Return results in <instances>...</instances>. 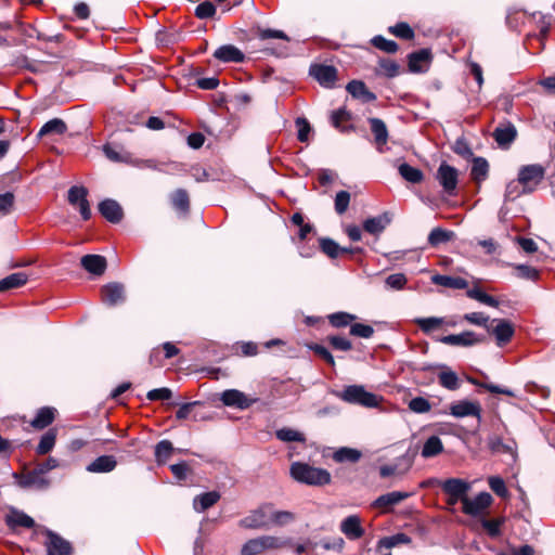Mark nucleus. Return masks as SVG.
<instances>
[{
  "instance_id": "nucleus-51",
  "label": "nucleus",
  "mask_w": 555,
  "mask_h": 555,
  "mask_svg": "<svg viewBox=\"0 0 555 555\" xmlns=\"http://www.w3.org/2000/svg\"><path fill=\"white\" fill-rule=\"evenodd\" d=\"M371 42L375 48H377L382 51H385L387 53H396L399 48L396 41L388 40L385 37L379 36V35L373 37Z\"/></svg>"
},
{
  "instance_id": "nucleus-63",
  "label": "nucleus",
  "mask_w": 555,
  "mask_h": 555,
  "mask_svg": "<svg viewBox=\"0 0 555 555\" xmlns=\"http://www.w3.org/2000/svg\"><path fill=\"white\" fill-rule=\"evenodd\" d=\"M82 196H88V190L85 186L74 185L68 190L67 199L72 206H76Z\"/></svg>"
},
{
  "instance_id": "nucleus-11",
  "label": "nucleus",
  "mask_w": 555,
  "mask_h": 555,
  "mask_svg": "<svg viewBox=\"0 0 555 555\" xmlns=\"http://www.w3.org/2000/svg\"><path fill=\"white\" fill-rule=\"evenodd\" d=\"M450 414L456 418L475 416L481 418V406L478 402L461 400L450 405Z\"/></svg>"
},
{
  "instance_id": "nucleus-35",
  "label": "nucleus",
  "mask_w": 555,
  "mask_h": 555,
  "mask_svg": "<svg viewBox=\"0 0 555 555\" xmlns=\"http://www.w3.org/2000/svg\"><path fill=\"white\" fill-rule=\"evenodd\" d=\"M55 410L52 408H41L31 421V426L37 429H43L54 421Z\"/></svg>"
},
{
  "instance_id": "nucleus-24",
  "label": "nucleus",
  "mask_w": 555,
  "mask_h": 555,
  "mask_svg": "<svg viewBox=\"0 0 555 555\" xmlns=\"http://www.w3.org/2000/svg\"><path fill=\"white\" fill-rule=\"evenodd\" d=\"M346 89L353 98L360 99L365 103L376 100V95L366 88L364 82L360 80L350 81Z\"/></svg>"
},
{
  "instance_id": "nucleus-23",
  "label": "nucleus",
  "mask_w": 555,
  "mask_h": 555,
  "mask_svg": "<svg viewBox=\"0 0 555 555\" xmlns=\"http://www.w3.org/2000/svg\"><path fill=\"white\" fill-rule=\"evenodd\" d=\"M117 466V461L113 455H101L92 461L88 466L89 473H109Z\"/></svg>"
},
{
  "instance_id": "nucleus-49",
  "label": "nucleus",
  "mask_w": 555,
  "mask_h": 555,
  "mask_svg": "<svg viewBox=\"0 0 555 555\" xmlns=\"http://www.w3.org/2000/svg\"><path fill=\"white\" fill-rule=\"evenodd\" d=\"M356 315L348 312H335L328 315V321L334 327H345L349 325L353 320H356Z\"/></svg>"
},
{
  "instance_id": "nucleus-5",
  "label": "nucleus",
  "mask_w": 555,
  "mask_h": 555,
  "mask_svg": "<svg viewBox=\"0 0 555 555\" xmlns=\"http://www.w3.org/2000/svg\"><path fill=\"white\" fill-rule=\"evenodd\" d=\"M436 341L448 346L472 347L483 341V337L478 336L472 331H465L460 334H450L434 338Z\"/></svg>"
},
{
  "instance_id": "nucleus-54",
  "label": "nucleus",
  "mask_w": 555,
  "mask_h": 555,
  "mask_svg": "<svg viewBox=\"0 0 555 555\" xmlns=\"http://www.w3.org/2000/svg\"><path fill=\"white\" fill-rule=\"evenodd\" d=\"M490 489L500 498H507L508 490L505 486L503 478L499 476H491L488 479Z\"/></svg>"
},
{
  "instance_id": "nucleus-55",
  "label": "nucleus",
  "mask_w": 555,
  "mask_h": 555,
  "mask_svg": "<svg viewBox=\"0 0 555 555\" xmlns=\"http://www.w3.org/2000/svg\"><path fill=\"white\" fill-rule=\"evenodd\" d=\"M263 552L264 550L259 537L245 542L241 550L242 555H259Z\"/></svg>"
},
{
  "instance_id": "nucleus-19",
  "label": "nucleus",
  "mask_w": 555,
  "mask_h": 555,
  "mask_svg": "<svg viewBox=\"0 0 555 555\" xmlns=\"http://www.w3.org/2000/svg\"><path fill=\"white\" fill-rule=\"evenodd\" d=\"M369 124L371 131L374 135V141L377 146L378 152L383 153V146L387 144L388 141V130L386 124L376 117L369 118Z\"/></svg>"
},
{
  "instance_id": "nucleus-42",
  "label": "nucleus",
  "mask_w": 555,
  "mask_h": 555,
  "mask_svg": "<svg viewBox=\"0 0 555 555\" xmlns=\"http://www.w3.org/2000/svg\"><path fill=\"white\" fill-rule=\"evenodd\" d=\"M55 441H56V431L55 429H49L48 431H46L37 448H36V452L40 455H44L47 453H49L55 446Z\"/></svg>"
},
{
  "instance_id": "nucleus-17",
  "label": "nucleus",
  "mask_w": 555,
  "mask_h": 555,
  "mask_svg": "<svg viewBox=\"0 0 555 555\" xmlns=\"http://www.w3.org/2000/svg\"><path fill=\"white\" fill-rule=\"evenodd\" d=\"M214 56L223 63H242L245 60L244 53L233 44H224L219 47Z\"/></svg>"
},
{
  "instance_id": "nucleus-14",
  "label": "nucleus",
  "mask_w": 555,
  "mask_h": 555,
  "mask_svg": "<svg viewBox=\"0 0 555 555\" xmlns=\"http://www.w3.org/2000/svg\"><path fill=\"white\" fill-rule=\"evenodd\" d=\"M48 540L46 542L48 555H70L72 545L68 541L51 530L46 531Z\"/></svg>"
},
{
  "instance_id": "nucleus-50",
  "label": "nucleus",
  "mask_w": 555,
  "mask_h": 555,
  "mask_svg": "<svg viewBox=\"0 0 555 555\" xmlns=\"http://www.w3.org/2000/svg\"><path fill=\"white\" fill-rule=\"evenodd\" d=\"M388 30L390 34L401 39L410 40L414 38V30L409 24L403 22L390 26Z\"/></svg>"
},
{
  "instance_id": "nucleus-61",
  "label": "nucleus",
  "mask_w": 555,
  "mask_h": 555,
  "mask_svg": "<svg viewBox=\"0 0 555 555\" xmlns=\"http://www.w3.org/2000/svg\"><path fill=\"white\" fill-rule=\"evenodd\" d=\"M517 276L524 280L534 281L538 279L539 272L535 268L527 264L515 266Z\"/></svg>"
},
{
  "instance_id": "nucleus-58",
  "label": "nucleus",
  "mask_w": 555,
  "mask_h": 555,
  "mask_svg": "<svg viewBox=\"0 0 555 555\" xmlns=\"http://www.w3.org/2000/svg\"><path fill=\"white\" fill-rule=\"evenodd\" d=\"M298 133L297 138L300 142H307L309 139V133L311 132V126L308 120L304 117H298L295 121Z\"/></svg>"
},
{
  "instance_id": "nucleus-40",
  "label": "nucleus",
  "mask_w": 555,
  "mask_h": 555,
  "mask_svg": "<svg viewBox=\"0 0 555 555\" xmlns=\"http://www.w3.org/2000/svg\"><path fill=\"white\" fill-rule=\"evenodd\" d=\"M489 171V164L483 157H475L473 159L470 176L476 182L483 181Z\"/></svg>"
},
{
  "instance_id": "nucleus-1",
  "label": "nucleus",
  "mask_w": 555,
  "mask_h": 555,
  "mask_svg": "<svg viewBox=\"0 0 555 555\" xmlns=\"http://www.w3.org/2000/svg\"><path fill=\"white\" fill-rule=\"evenodd\" d=\"M289 474L297 482L314 487L328 485L332 479L326 469L311 466L305 462L292 463Z\"/></svg>"
},
{
  "instance_id": "nucleus-62",
  "label": "nucleus",
  "mask_w": 555,
  "mask_h": 555,
  "mask_svg": "<svg viewBox=\"0 0 555 555\" xmlns=\"http://www.w3.org/2000/svg\"><path fill=\"white\" fill-rule=\"evenodd\" d=\"M215 13L216 7L209 1L199 3L195 9V15L201 20L212 17Z\"/></svg>"
},
{
  "instance_id": "nucleus-28",
  "label": "nucleus",
  "mask_w": 555,
  "mask_h": 555,
  "mask_svg": "<svg viewBox=\"0 0 555 555\" xmlns=\"http://www.w3.org/2000/svg\"><path fill=\"white\" fill-rule=\"evenodd\" d=\"M410 493L402 491H392L386 494L379 495L373 503L375 507H390L399 504L403 500L408 499Z\"/></svg>"
},
{
  "instance_id": "nucleus-18",
  "label": "nucleus",
  "mask_w": 555,
  "mask_h": 555,
  "mask_svg": "<svg viewBox=\"0 0 555 555\" xmlns=\"http://www.w3.org/2000/svg\"><path fill=\"white\" fill-rule=\"evenodd\" d=\"M100 214L109 222L118 223L122 219V208L114 199H104L99 204Z\"/></svg>"
},
{
  "instance_id": "nucleus-57",
  "label": "nucleus",
  "mask_w": 555,
  "mask_h": 555,
  "mask_svg": "<svg viewBox=\"0 0 555 555\" xmlns=\"http://www.w3.org/2000/svg\"><path fill=\"white\" fill-rule=\"evenodd\" d=\"M463 319L470 324L478 325L486 327L488 330L489 327V317L486 315L483 312H470L464 314Z\"/></svg>"
},
{
  "instance_id": "nucleus-26",
  "label": "nucleus",
  "mask_w": 555,
  "mask_h": 555,
  "mask_svg": "<svg viewBox=\"0 0 555 555\" xmlns=\"http://www.w3.org/2000/svg\"><path fill=\"white\" fill-rule=\"evenodd\" d=\"M220 500V493L209 491L194 498L193 507L197 513H203Z\"/></svg>"
},
{
  "instance_id": "nucleus-37",
  "label": "nucleus",
  "mask_w": 555,
  "mask_h": 555,
  "mask_svg": "<svg viewBox=\"0 0 555 555\" xmlns=\"http://www.w3.org/2000/svg\"><path fill=\"white\" fill-rule=\"evenodd\" d=\"M454 237V232L442 228H434L428 235V243L433 247L450 242Z\"/></svg>"
},
{
  "instance_id": "nucleus-43",
  "label": "nucleus",
  "mask_w": 555,
  "mask_h": 555,
  "mask_svg": "<svg viewBox=\"0 0 555 555\" xmlns=\"http://www.w3.org/2000/svg\"><path fill=\"white\" fill-rule=\"evenodd\" d=\"M439 384L448 390L460 388V379L455 372L446 369L438 374Z\"/></svg>"
},
{
  "instance_id": "nucleus-6",
  "label": "nucleus",
  "mask_w": 555,
  "mask_h": 555,
  "mask_svg": "<svg viewBox=\"0 0 555 555\" xmlns=\"http://www.w3.org/2000/svg\"><path fill=\"white\" fill-rule=\"evenodd\" d=\"M492 502L493 498L490 493L480 492L474 499L468 496L464 499L462 511L466 515L476 517L490 507Z\"/></svg>"
},
{
  "instance_id": "nucleus-25",
  "label": "nucleus",
  "mask_w": 555,
  "mask_h": 555,
  "mask_svg": "<svg viewBox=\"0 0 555 555\" xmlns=\"http://www.w3.org/2000/svg\"><path fill=\"white\" fill-rule=\"evenodd\" d=\"M431 282L436 285L452 289H465L468 287V282L461 276L435 274L431 278Z\"/></svg>"
},
{
  "instance_id": "nucleus-12",
  "label": "nucleus",
  "mask_w": 555,
  "mask_h": 555,
  "mask_svg": "<svg viewBox=\"0 0 555 555\" xmlns=\"http://www.w3.org/2000/svg\"><path fill=\"white\" fill-rule=\"evenodd\" d=\"M442 491L449 496L461 499L463 504L464 499L467 498V492L470 490V483L460 478H449L441 483Z\"/></svg>"
},
{
  "instance_id": "nucleus-27",
  "label": "nucleus",
  "mask_w": 555,
  "mask_h": 555,
  "mask_svg": "<svg viewBox=\"0 0 555 555\" xmlns=\"http://www.w3.org/2000/svg\"><path fill=\"white\" fill-rule=\"evenodd\" d=\"M390 223L388 214H383L373 218H369L363 223V229L370 234L377 235L382 233Z\"/></svg>"
},
{
  "instance_id": "nucleus-8",
  "label": "nucleus",
  "mask_w": 555,
  "mask_h": 555,
  "mask_svg": "<svg viewBox=\"0 0 555 555\" xmlns=\"http://www.w3.org/2000/svg\"><path fill=\"white\" fill-rule=\"evenodd\" d=\"M437 180L443 188V191L449 195H454L457 186L459 173L457 170L448 165L447 163H442L437 170Z\"/></svg>"
},
{
  "instance_id": "nucleus-15",
  "label": "nucleus",
  "mask_w": 555,
  "mask_h": 555,
  "mask_svg": "<svg viewBox=\"0 0 555 555\" xmlns=\"http://www.w3.org/2000/svg\"><path fill=\"white\" fill-rule=\"evenodd\" d=\"M488 446L493 453L508 454L513 462L517 459V444L513 439L504 441L499 436H492L488 439Z\"/></svg>"
},
{
  "instance_id": "nucleus-4",
  "label": "nucleus",
  "mask_w": 555,
  "mask_h": 555,
  "mask_svg": "<svg viewBox=\"0 0 555 555\" xmlns=\"http://www.w3.org/2000/svg\"><path fill=\"white\" fill-rule=\"evenodd\" d=\"M544 173V168L539 164L522 166L518 172V180L524 188V192H532L543 180Z\"/></svg>"
},
{
  "instance_id": "nucleus-31",
  "label": "nucleus",
  "mask_w": 555,
  "mask_h": 555,
  "mask_svg": "<svg viewBox=\"0 0 555 555\" xmlns=\"http://www.w3.org/2000/svg\"><path fill=\"white\" fill-rule=\"evenodd\" d=\"M67 130V126L64 120L60 118H53L47 121L39 130L37 137L42 138L52 134H64Z\"/></svg>"
},
{
  "instance_id": "nucleus-60",
  "label": "nucleus",
  "mask_w": 555,
  "mask_h": 555,
  "mask_svg": "<svg viewBox=\"0 0 555 555\" xmlns=\"http://www.w3.org/2000/svg\"><path fill=\"white\" fill-rule=\"evenodd\" d=\"M350 334L361 338H370L374 334V328L367 324L354 323L350 326Z\"/></svg>"
},
{
  "instance_id": "nucleus-33",
  "label": "nucleus",
  "mask_w": 555,
  "mask_h": 555,
  "mask_svg": "<svg viewBox=\"0 0 555 555\" xmlns=\"http://www.w3.org/2000/svg\"><path fill=\"white\" fill-rule=\"evenodd\" d=\"M443 451V443L438 436H430L425 442L421 451L424 459H430L439 455Z\"/></svg>"
},
{
  "instance_id": "nucleus-3",
  "label": "nucleus",
  "mask_w": 555,
  "mask_h": 555,
  "mask_svg": "<svg viewBox=\"0 0 555 555\" xmlns=\"http://www.w3.org/2000/svg\"><path fill=\"white\" fill-rule=\"evenodd\" d=\"M271 504L267 503L251 511L238 521L240 527L245 529H262L270 527L269 512Z\"/></svg>"
},
{
  "instance_id": "nucleus-56",
  "label": "nucleus",
  "mask_w": 555,
  "mask_h": 555,
  "mask_svg": "<svg viewBox=\"0 0 555 555\" xmlns=\"http://www.w3.org/2000/svg\"><path fill=\"white\" fill-rule=\"evenodd\" d=\"M321 250L331 258H336L340 254V246L332 238L320 240Z\"/></svg>"
},
{
  "instance_id": "nucleus-29",
  "label": "nucleus",
  "mask_w": 555,
  "mask_h": 555,
  "mask_svg": "<svg viewBox=\"0 0 555 555\" xmlns=\"http://www.w3.org/2000/svg\"><path fill=\"white\" fill-rule=\"evenodd\" d=\"M414 322L424 334L430 335L444 325L446 319L441 317L417 318Z\"/></svg>"
},
{
  "instance_id": "nucleus-52",
  "label": "nucleus",
  "mask_w": 555,
  "mask_h": 555,
  "mask_svg": "<svg viewBox=\"0 0 555 555\" xmlns=\"http://www.w3.org/2000/svg\"><path fill=\"white\" fill-rule=\"evenodd\" d=\"M409 409L416 414H424L431 410L430 402L424 397H415L409 401Z\"/></svg>"
},
{
  "instance_id": "nucleus-41",
  "label": "nucleus",
  "mask_w": 555,
  "mask_h": 555,
  "mask_svg": "<svg viewBox=\"0 0 555 555\" xmlns=\"http://www.w3.org/2000/svg\"><path fill=\"white\" fill-rule=\"evenodd\" d=\"M430 59V52L426 49L413 52L409 56V68L413 73L423 70L422 63H427Z\"/></svg>"
},
{
  "instance_id": "nucleus-45",
  "label": "nucleus",
  "mask_w": 555,
  "mask_h": 555,
  "mask_svg": "<svg viewBox=\"0 0 555 555\" xmlns=\"http://www.w3.org/2000/svg\"><path fill=\"white\" fill-rule=\"evenodd\" d=\"M262 547L264 551L267 550H278L282 547H286L292 545L291 539H283L274 535H261L259 537Z\"/></svg>"
},
{
  "instance_id": "nucleus-21",
  "label": "nucleus",
  "mask_w": 555,
  "mask_h": 555,
  "mask_svg": "<svg viewBox=\"0 0 555 555\" xmlns=\"http://www.w3.org/2000/svg\"><path fill=\"white\" fill-rule=\"evenodd\" d=\"M5 522L12 530H15L17 527L33 528L35 526V520L30 516L15 508H12L5 516Z\"/></svg>"
},
{
  "instance_id": "nucleus-53",
  "label": "nucleus",
  "mask_w": 555,
  "mask_h": 555,
  "mask_svg": "<svg viewBox=\"0 0 555 555\" xmlns=\"http://www.w3.org/2000/svg\"><path fill=\"white\" fill-rule=\"evenodd\" d=\"M408 279L403 273H393L386 278L385 285L390 289L401 291L405 287Z\"/></svg>"
},
{
  "instance_id": "nucleus-13",
  "label": "nucleus",
  "mask_w": 555,
  "mask_h": 555,
  "mask_svg": "<svg viewBox=\"0 0 555 555\" xmlns=\"http://www.w3.org/2000/svg\"><path fill=\"white\" fill-rule=\"evenodd\" d=\"M102 301L109 306H116L125 301V287L122 284L112 282L101 288Z\"/></svg>"
},
{
  "instance_id": "nucleus-16",
  "label": "nucleus",
  "mask_w": 555,
  "mask_h": 555,
  "mask_svg": "<svg viewBox=\"0 0 555 555\" xmlns=\"http://www.w3.org/2000/svg\"><path fill=\"white\" fill-rule=\"evenodd\" d=\"M310 74L320 82L321 86L332 88L337 78V70L330 65H315L310 68Z\"/></svg>"
},
{
  "instance_id": "nucleus-30",
  "label": "nucleus",
  "mask_w": 555,
  "mask_h": 555,
  "mask_svg": "<svg viewBox=\"0 0 555 555\" xmlns=\"http://www.w3.org/2000/svg\"><path fill=\"white\" fill-rule=\"evenodd\" d=\"M517 131L514 125L508 124L504 127H498L493 137L500 146L509 145L516 138Z\"/></svg>"
},
{
  "instance_id": "nucleus-38",
  "label": "nucleus",
  "mask_w": 555,
  "mask_h": 555,
  "mask_svg": "<svg viewBox=\"0 0 555 555\" xmlns=\"http://www.w3.org/2000/svg\"><path fill=\"white\" fill-rule=\"evenodd\" d=\"M270 526H286L295 520V515L288 511H274L271 504L269 512Z\"/></svg>"
},
{
  "instance_id": "nucleus-48",
  "label": "nucleus",
  "mask_w": 555,
  "mask_h": 555,
  "mask_svg": "<svg viewBox=\"0 0 555 555\" xmlns=\"http://www.w3.org/2000/svg\"><path fill=\"white\" fill-rule=\"evenodd\" d=\"M505 522L504 518L496 519H481V526L491 538H498L501 535V527Z\"/></svg>"
},
{
  "instance_id": "nucleus-32",
  "label": "nucleus",
  "mask_w": 555,
  "mask_h": 555,
  "mask_svg": "<svg viewBox=\"0 0 555 555\" xmlns=\"http://www.w3.org/2000/svg\"><path fill=\"white\" fill-rule=\"evenodd\" d=\"M28 281V275L24 272L12 273L0 280V293L13 288H18L25 285Z\"/></svg>"
},
{
  "instance_id": "nucleus-59",
  "label": "nucleus",
  "mask_w": 555,
  "mask_h": 555,
  "mask_svg": "<svg viewBox=\"0 0 555 555\" xmlns=\"http://www.w3.org/2000/svg\"><path fill=\"white\" fill-rule=\"evenodd\" d=\"M350 203V194L347 191H339L335 196V210L338 215H343Z\"/></svg>"
},
{
  "instance_id": "nucleus-7",
  "label": "nucleus",
  "mask_w": 555,
  "mask_h": 555,
  "mask_svg": "<svg viewBox=\"0 0 555 555\" xmlns=\"http://www.w3.org/2000/svg\"><path fill=\"white\" fill-rule=\"evenodd\" d=\"M220 400L225 406L246 410L257 402V398H249L237 389H227L220 395Z\"/></svg>"
},
{
  "instance_id": "nucleus-39",
  "label": "nucleus",
  "mask_w": 555,
  "mask_h": 555,
  "mask_svg": "<svg viewBox=\"0 0 555 555\" xmlns=\"http://www.w3.org/2000/svg\"><path fill=\"white\" fill-rule=\"evenodd\" d=\"M171 204L175 209L186 214L190 209L189 194L184 189H178L170 195Z\"/></svg>"
},
{
  "instance_id": "nucleus-34",
  "label": "nucleus",
  "mask_w": 555,
  "mask_h": 555,
  "mask_svg": "<svg viewBox=\"0 0 555 555\" xmlns=\"http://www.w3.org/2000/svg\"><path fill=\"white\" fill-rule=\"evenodd\" d=\"M362 454L359 450L341 447L337 449L333 454V460L337 463H356L361 459Z\"/></svg>"
},
{
  "instance_id": "nucleus-64",
  "label": "nucleus",
  "mask_w": 555,
  "mask_h": 555,
  "mask_svg": "<svg viewBox=\"0 0 555 555\" xmlns=\"http://www.w3.org/2000/svg\"><path fill=\"white\" fill-rule=\"evenodd\" d=\"M380 72L387 77H395L399 74V65L391 60L383 59L379 61Z\"/></svg>"
},
{
  "instance_id": "nucleus-22",
  "label": "nucleus",
  "mask_w": 555,
  "mask_h": 555,
  "mask_svg": "<svg viewBox=\"0 0 555 555\" xmlns=\"http://www.w3.org/2000/svg\"><path fill=\"white\" fill-rule=\"evenodd\" d=\"M18 486L22 488L47 489L49 480L35 468L18 478Z\"/></svg>"
},
{
  "instance_id": "nucleus-20",
  "label": "nucleus",
  "mask_w": 555,
  "mask_h": 555,
  "mask_svg": "<svg viewBox=\"0 0 555 555\" xmlns=\"http://www.w3.org/2000/svg\"><path fill=\"white\" fill-rule=\"evenodd\" d=\"M81 267L91 274L102 275L106 270V259L101 255H86L80 260Z\"/></svg>"
},
{
  "instance_id": "nucleus-44",
  "label": "nucleus",
  "mask_w": 555,
  "mask_h": 555,
  "mask_svg": "<svg viewBox=\"0 0 555 555\" xmlns=\"http://www.w3.org/2000/svg\"><path fill=\"white\" fill-rule=\"evenodd\" d=\"M399 173L404 180L411 183H420L424 178V175L420 169L412 167L406 163L399 166Z\"/></svg>"
},
{
  "instance_id": "nucleus-10",
  "label": "nucleus",
  "mask_w": 555,
  "mask_h": 555,
  "mask_svg": "<svg viewBox=\"0 0 555 555\" xmlns=\"http://www.w3.org/2000/svg\"><path fill=\"white\" fill-rule=\"evenodd\" d=\"M341 533L351 541L361 539L365 530L362 527V520L358 515H349L344 518L339 525Z\"/></svg>"
},
{
  "instance_id": "nucleus-2",
  "label": "nucleus",
  "mask_w": 555,
  "mask_h": 555,
  "mask_svg": "<svg viewBox=\"0 0 555 555\" xmlns=\"http://www.w3.org/2000/svg\"><path fill=\"white\" fill-rule=\"evenodd\" d=\"M334 395L349 404H356L363 408L372 409L377 408L383 401V397L370 392L362 385H349Z\"/></svg>"
},
{
  "instance_id": "nucleus-46",
  "label": "nucleus",
  "mask_w": 555,
  "mask_h": 555,
  "mask_svg": "<svg viewBox=\"0 0 555 555\" xmlns=\"http://www.w3.org/2000/svg\"><path fill=\"white\" fill-rule=\"evenodd\" d=\"M411 542L410 537H408L405 533H397L390 537H385L378 541L377 547L378 548H391L399 544H408Z\"/></svg>"
},
{
  "instance_id": "nucleus-36",
  "label": "nucleus",
  "mask_w": 555,
  "mask_h": 555,
  "mask_svg": "<svg viewBox=\"0 0 555 555\" xmlns=\"http://www.w3.org/2000/svg\"><path fill=\"white\" fill-rule=\"evenodd\" d=\"M173 451H175V448L169 440H166V439L160 440L155 446V451H154L155 460H156L157 464L158 465L166 464V462L169 460V457L171 456Z\"/></svg>"
},
{
  "instance_id": "nucleus-47",
  "label": "nucleus",
  "mask_w": 555,
  "mask_h": 555,
  "mask_svg": "<svg viewBox=\"0 0 555 555\" xmlns=\"http://www.w3.org/2000/svg\"><path fill=\"white\" fill-rule=\"evenodd\" d=\"M275 436L279 440L284 441V442H293V441L304 442L306 440L305 436L301 433H299L295 429L288 428V427H284V428L276 430Z\"/></svg>"
},
{
  "instance_id": "nucleus-9",
  "label": "nucleus",
  "mask_w": 555,
  "mask_h": 555,
  "mask_svg": "<svg viewBox=\"0 0 555 555\" xmlns=\"http://www.w3.org/2000/svg\"><path fill=\"white\" fill-rule=\"evenodd\" d=\"M487 331L495 337V341L499 347L507 344L514 335L513 324L505 319L492 320V324Z\"/></svg>"
}]
</instances>
